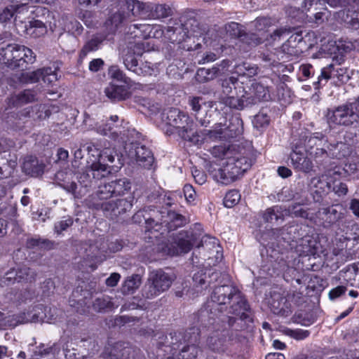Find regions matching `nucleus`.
Wrapping results in <instances>:
<instances>
[{"instance_id": "e2e57ef3", "label": "nucleus", "mask_w": 359, "mask_h": 359, "mask_svg": "<svg viewBox=\"0 0 359 359\" xmlns=\"http://www.w3.org/2000/svg\"><path fill=\"white\" fill-rule=\"evenodd\" d=\"M211 153L215 157L225 158L227 160V158L232 154V150L225 145H218L212 147Z\"/></svg>"}, {"instance_id": "5fc2aeb1", "label": "nucleus", "mask_w": 359, "mask_h": 359, "mask_svg": "<svg viewBox=\"0 0 359 359\" xmlns=\"http://www.w3.org/2000/svg\"><path fill=\"white\" fill-rule=\"evenodd\" d=\"M326 142L327 140L325 139V137L322 133H315L313 134V136L306 140L305 147L309 151V150H312L317 147L322 146L323 143Z\"/></svg>"}, {"instance_id": "864d4df0", "label": "nucleus", "mask_w": 359, "mask_h": 359, "mask_svg": "<svg viewBox=\"0 0 359 359\" xmlns=\"http://www.w3.org/2000/svg\"><path fill=\"white\" fill-rule=\"evenodd\" d=\"M257 69L256 66H252L249 63L243 62L236 66V72L239 75L251 77L257 74Z\"/></svg>"}, {"instance_id": "cd10ccee", "label": "nucleus", "mask_w": 359, "mask_h": 359, "mask_svg": "<svg viewBox=\"0 0 359 359\" xmlns=\"http://www.w3.org/2000/svg\"><path fill=\"white\" fill-rule=\"evenodd\" d=\"M165 36L172 42H180L187 36L182 22H175L173 26H168L165 31Z\"/></svg>"}, {"instance_id": "37998d69", "label": "nucleus", "mask_w": 359, "mask_h": 359, "mask_svg": "<svg viewBox=\"0 0 359 359\" xmlns=\"http://www.w3.org/2000/svg\"><path fill=\"white\" fill-rule=\"evenodd\" d=\"M133 221L135 224H151L154 222L151 212L144 209L137 211L133 215Z\"/></svg>"}, {"instance_id": "7c9ffc66", "label": "nucleus", "mask_w": 359, "mask_h": 359, "mask_svg": "<svg viewBox=\"0 0 359 359\" xmlns=\"http://www.w3.org/2000/svg\"><path fill=\"white\" fill-rule=\"evenodd\" d=\"M122 7L126 11V14L128 15V18L131 20V17L138 16L144 10H147V8L149 7V4L140 2L137 0H126Z\"/></svg>"}, {"instance_id": "dca6fc26", "label": "nucleus", "mask_w": 359, "mask_h": 359, "mask_svg": "<svg viewBox=\"0 0 359 359\" xmlns=\"http://www.w3.org/2000/svg\"><path fill=\"white\" fill-rule=\"evenodd\" d=\"M55 180L57 184L72 194L76 198H81V191H77L78 184L72 180V172L60 170L56 172Z\"/></svg>"}, {"instance_id": "bb28decb", "label": "nucleus", "mask_w": 359, "mask_h": 359, "mask_svg": "<svg viewBox=\"0 0 359 359\" xmlns=\"http://www.w3.org/2000/svg\"><path fill=\"white\" fill-rule=\"evenodd\" d=\"M290 158L292 165L296 170L304 172H309L312 170L313 164L311 161L300 151H293L290 154Z\"/></svg>"}, {"instance_id": "6e6d98bb", "label": "nucleus", "mask_w": 359, "mask_h": 359, "mask_svg": "<svg viewBox=\"0 0 359 359\" xmlns=\"http://www.w3.org/2000/svg\"><path fill=\"white\" fill-rule=\"evenodd\" d=\"M273 23V20L269 17H258L253 22L252 26L257 31H266Z\"/></svg>"}, {"instance_id": "09e8293b", "label": "nucleus", "mask_w": 359, "mask_h": 359, "mask_svg": "<svg viewBox=\"0 0 359 359\" xmlns=\"http://www.w3.org/2000/svg\"><path fill=\"white\" fill-rule=\"evenodd\" d=\"M201 351L195 343L184 346L180 352L182 359H195Z\"/></svg>"}, {"instance_id": "5701e85b", "label": "nucleus", "mask_w": 359, "mask_h": 359, "mask_svg": "<svg viewBox=\"0 0 359 359\" xmlns=\"http://www.w3.org/2000/svg\"><path fill=\"white\" fill-rule=\"evenodd\" d=\"M231 302L232 304L230 307V313L239 316L242 320H245L249 318V315L247 313V311H248L250 309L249 305L240 292H238Z\"/></svg>"}, {"instance_id": "9b49d317", "label": "nucleus", "mask_w": 359, "mask_h": 359, "mask_svg": "<svg viewBox=\"0 0 359 359\" xmlns=\"http://www.w3.org/2000/svg\"><path fill=\"white\" fill-rule=\"evenodd\" d=\"M113 196L111 188L108 184H104L99 186L98 189L85 200V203L90 208L101 209L106 212L111 203V201L108 200Z\"/></svg>"}, {"instance_id": "ea45409f", "label": "nucleus", "mask_w": 359, "mask_h": 359, "mask_svg": "<svg viewBox=\"0 0 359 359\" xmlns=\"http://www.w3.org/2000/svg\"><path fill=\"white\" fill-rule=\"evenodd\" d=\"M147 10L151 11L152 18L156 19L167 18L170 14V8L165 4L150 5Z\"/></svg>"}, {"instance_id": "c756f323", "label": "nucleus", "mask_w": 359, "mask_h": 359, "mask_svg": "<svg viewBox=\"0 0 359 359\" xmlns=\"http://www.w3.org/2000/svg\"><path fill=\"white\" fill-rule=\"evenodd\" d=\"M118 120V116H111L104 126L97 128V133L102 135L109 136L112 139H116L121 134L119 128L114 124Z\"/></svg>"}, {"instance_id": "338daca9", "label": "nucleus", "mask_w": 359, "mask_h": 359, "mask_svg": "<svg viewBox=\"0 0 359 359\" xmlns=\"http://www.w3.org/2000/svg\"><path fill=\"white\" fill-rule=\"evenodd\" d=\"M13 18H15L14 4L6 6L0 12L1 22H7L9 20H11Z\"/></svg>"}, {"instance_id": "0eeeda50", "label": "nucleus", "mask_w": 359, "mask_h": 359, "mask_svg": "<svg viewBox=\"0 0 359 359\" xmlns=\"http://www.w3.org/2000/svg\"><path fill=\"white\" fill-rule=\"evenodd\" d=\"M205 137H208L210 139H231L237 137L243 132V123L241 117L238 115L231 116L228 121V124H225L224 128H217L214 130H204Z\"/></svg>"}, {"instance_id": "a878e982", "label": "nucleus", "mask_w": 359, "mask_h": 359, "mask_svg": "<svg viewBox=\"0 0 359 359\" xmlns=\"http://www.w3.org/2000/svg\"><path fill=\"white\" fill-rule=\"evenodd\" d=\"M106 96L111 102H120L128 97V91L125 86L110 83L104 89Z\"/></svg>"}, {"instance_id": "4d7b16f0", "label": "nucleus", "mask_w": 359, "mask_h": 359, "mask_svg": "<svg viewBox=\"0 0 359 359\" xmlns=\"http://www.w3.org/2000/svg\"><path fill=\"white\" fill-rule=\"evenodd\" d=\"M42 74V69H39L36 71L32 72L22 73L21 76L20 77V81L25 83H36L41 79Z\"/></svg>"}, {"instance_id": "f257e3e1", "label": "nucleus", "mask_w": 359, "mask_h": 359, "mask_svg": "<svg viewBox=\"0 0 359 359\" xmlns=\"http://www.w3.org/2000/svg\"><path fill=\"white\" fill-rule=\"evenodd\" d=\"M201 237L200 233L193 232H180L172 238V241L168 243H161L158 245L157 250L162 255L176 256L189 252L191 249L196 246L201 248L204 255L208 258L212 257L218 259L221 257L222 248L218 241L209 236Z\"/></svg>"}, {"instance_id": "f3484780", "label": "nucleus", "mask_w": 359, "mask_h": 359, "mask_svg": "<svg viewBox=\"0 0 359 359\" xmlns=\"http://www.w3.org/2000/svg\"><path fill=\"white\" fill-rule=\"evenodd\" d=\"M238 291L231 285H224L216 287L211 294L212 302L218 305L226 304L231 302Z\"/></svg>"}, {"instance_id": "4be33fe9", "label": "nucleus", "mask_w": 359, "mask_h": 359, "mask_svg": "<svg viewBox=\"0 0 359 359\" xmlns=\"http://www.w3.org/2000/svg\"><path fill=\"white\" fill-rule=\"evenodd\" d=\"M287 216H289V210L278 205L268 208L262 214L264 222L266 223H282Z\"/></svg>"}, {"instance_id": "6ab92c4d", "label": "nucleus", "mask_w": 359, "mask_h": 359, "mask_svg": "<svg viewBox=\"0 0 359 359\" xmlns=\"http://www.w3.org/2000/svg\"><path fill=\"white\" fill-rule=\"evenodd\" d=\"M229 159L233 165H236L242 175L251 167L254 161V159L251 158V152L245 149L234 154L233 156L231 154Z\"/></svg>"}, {"instance_id": "0e129e2a", "label": "nucleus", "mask_w": 359, "mask_h": 359, "mask_svg": "<svg viewBox=\"0 0 359 359\" xmlns=\"http://www.w3.org/2000/svg\"><path fill=\"white\" fill-rule=\"evenodd\" d=\"M241 41L252 46H257L263 42L262 37L254 33H247L245 32Z\"/></svg>"}, {"instance_id": "3c124183", "label": "nucleus", "mask_w": 359, "mask_h": 359, "mask_svg": "<svg viewBox=\"0 0 359 359\" xmlns=\"http://www.w3.org/2000/svg\"><path fill=\"white\" fill-rule=\"evenodd\" d=\"M121 343H116L113 346L105 348L102 353L104 359H121Z\"/></svg>"}, {"instance_id": "2f4dec72", "label": "nucleus", "mask_w": 359, "mask_h": 359, "mask_svg": "<svg viewBox=\"0 0 359 359\" xmlns=\"http://www.w3.org/2000/svg\"><path fill=\"white\" fill-rule=\"evenodd\" d=\"M132 200L128 198H121L116 201H111V205L109 206L106 212H111L114 216L125 213L132 208Z\"/></svg>"}, {"instance_id": "4c0bfd02", "label": "nucleus", "mask_w": 359, "mask_h": 359, "mask_svg": "<svg viewBox=\"0 0 359 359\" xmlns=\"http://www.w3.org/2000/svg\"><path fill=\"white\" fill-rule=\"evenodd\" d=\"M32 6L26 4H14L15 22L23 23L26 20L31 19Z\"/></svg>"}, {"instance_id": "b1692460", "label": "nucleus", "mask_w": 359, "mask_h": 359, "mask_svg": "<svg viewBox=\"0 0 359 359\" xmlns=\"http://www.w3.org/2000/svg\"><path fill=\"white\" fill-rule=\"evenodd\" d=\"M180 22L182 23L184 31L187 32V36L189 32L195 36H199L208 31L207 26L201 24L195 17H190L187 19H185V17H182Z\"/></svg>"}, {"instance_id": "9d476101", "label": "nucleus", "mask_w": 359, "mask_h": 359, "mask_svg": "<svg viewBox=\"0 0 359 359\" xmlns=\"http://www.w3.org/2000/svg\"><path fill=\"white\" fill-rule=\"evenodd\" d=\"M143 49V43H130L121 53L123 62L126 68L138 76L144 74V71L138 62V58L142 56Z\"/></svg>"}, {"instance_id": "bf43d9fd", "label": "nucleus", "mask_w": 359, "mask_h": 359, "mask_svg": "<svg viewBox=\"0 0 359 359\" xmlns=\"http://www.w3.org/2000/svg\"><path fill=\"white\" fill-rule=\"evenodd\" d=\"M110 76L119 81H122L126 84L130 83V79L117 66H112L109 69Z\"/></svg>"}, {"instance_id": "58836bf2", "label": "nucleus", "mask_w": 359, "mask_h": 359, "mask_svg": "<svg viewBox=\"0 0 359 359\" xmlns=\"http://www.w3.org/2000/svg\"><path fill=\"white\" fill-rule=\"evenodd\" d=\"M224 102L230 108L237 110H242L245 107H251L247 102V95H243L241 97L238 98L231 95L225 98Z\"/></svg>"}, {"instance_id": "7ed1b4c3", "label": "nucleus", "mask_w": 359, "mask_h": 359, "mask_svg": "<svg viewBox=\"0 0 359 359\" xmlns=\"http://www.w3.org/2000/svg\"><path fill=\"white\" fill-rule=\"evenodd\" d=\"M0 45V63L10 69H24L36 61V54L24 45L6 41Z\"/></svg>"}, {"instance_id": "a19ab883", "label": "nucleus", "mask_w": 359, "mask_h": 359, "mask_svg": "<svg viewBox=\"0 0 359 359\" xmlns=\"http://www.w3.org/2000/svg\"><path fill=\"white\" fill-rule=\"evenodd\" d=\"M340 278L347 283L355 286V263L348 265L339 271Z\"/></svg>"}, {"instance_id": "f03ea898", "label": "nucleus", "mask_w": 359, "mask_h": 359, "mask_svg": "<svg viewBox=\"0 0 359 359\" xmlns=\"http://www.w3.org/2000/svg\"><path fill=\"white\" fill-rule=\"evenodd\" d=\"M88 170L79 173L77 176L79 185L77 191H81V198L93 185L95 179L105 177L109 173L121 168L123 163L117 152L113 149H104L95 159L87 161Z\"/></svg>"}, {"instance_id": "ddd939ff", "label": "nucleus", "mask_w": 359, "mask_h": 359, "mask_svg": "<svg viewBox=\"0 0 359 359\" xmlns=\"http://www.w3.org/2000/svg\"><path fill=\"white\" fill-rule=\"evenodd\" d=\"M211 174L216 181L224 184H230L242 175L236 165H233L229 158L222 163L221 168L212 170Z\"/></svg>"}, {"instance_id": "603ef678", "label": "nucleus", "mask_w": 359, "mask_h": 359, "mask_svg": "<svg viewBox=\"0 0 359 359\" xmlns=\"http://www.w3.org/2000/svg\"><path fill=\"white\" fill-rule=\"evenodd\" d=\"M127 20H130L128 18V15L126 14V11L122 6L118 11L111 14L109 19L111 24L114 25L116 27Z\"/></svg>"}, {"instance_id": "774afa93", "label": "nucleus", "mask_w": 359, "mask_h": 359, "mask_svg": "<svg viewBox=\"0 0 359 359\" xmlns=\"http://www.w3.org/2000/svg\"><path fill=\"white\" fill-rule=\"evenodd\" d=\"M338 48L339 47L336 45L335 41H328L327 43L322 45L319 53L320 55H332V54H336Z\"/></svg>"}, {"instance_id": "aec40b11", "label": "nucleus", "mask_w": 359, "mask_h": 359, "mask_svg": "<svg viewBox=\"0 0 359 359\" xmlns=\"http://www.w3.org/2000/svg\"><path fill=\"white\" fill-rule=\"evenodd\" d=\"M227 62L222 61L220 65L214 66L212 68H201L197 71V76L201 82H207L217 77L222 76L224 74Z\"/></svg>"}, {"instance_id": "a18cd8bd", "label": "nucleus", "mask_w": 359, "mask_h": 359, "mask_svg": "<svg viewBox=\"0 0 359 359\" xmlns=\"http://www.w3.org/2000/svg\"><path fill=\"white\" fill-rule=\"evenodd\" d=\"M31 118L34 121L43 120L48 117L50 114L49 110L46 109V106L43 104H36L30 107Z\"/></svg>"}, {"instance_id": "de8ad7c7", "label": "nucleus", "mask_w": 359, "mask_h": 359, "mask_svg": "<svg viewBox=\"0 0 359 359\" xmlns=\"http://www.w3.org/2000/svg\"><path fill=\"white\" fill-rule=\"evenodd\" d=\"M78 18L88 27H93L97 24L96 13L91 11L81 10Z\"/></svg>"}, {"instance_id": "423d86ee", "label": "nucleus", "mask_w": 359, "mask_h": 359, "mask_svg": "<svg viewBox=\"0 0 359 359\" xmlns=\"http://www.w3.org/2000/svg\"><path fill=\"white\" fill-rule=\"evenodd\" d=\"M174 277L162 270H158L151 273L148 283L144 289V295L149 299L158 296L171 286Z\"/></svg>"}, {"instance_id": "2eb2a0df", "label": "nucleus", "mask_w": 359, "mask_h": 359, "mask_svg": "<svg viewBox=\"0 0 359 359\" xmlns=\"http://www.w3.org/2000/svg\"><path fill=\"white\" fill-rule=\"evenodd\" d=\"M344 227L346 229H341V232L345 231L344 234H340L339 232L337 233V237L335 239L337 248L333 249V253L336 256L346 253V249L348 246L354 245V243L359 238L357 233L352 232L350 226H344Z\"/></svg>"}, {"instance_id": "6e6552de", "label": "nucleus", "mask_w": 359, "mask_h": 359, "mask_svg": "<svg viewBox=\"0 0 359 359\" xmlns=\"http://www.w3.org/2000/svg\"><path fill=\"white\" fill-rule=\"evenodd\" d=\"M328 122L339 126H350L357 122L358 115L355 111L351 102L339 105L332 109H328L326 114Z\"/></svg>"}, {"instance_id": "20e7f679", "label": "nucleus", "mask_w": 359, "mask_h": 359, "mask_svg": "<svg viewBox=\"0 0 359 359\" xmlns=\"http://www.w3.org/2000/svg\"><path fill=\"white\" fill-rule=\"evenodd\" d=\"M167 123L172 126L175 133L184 140L194 144H201L205 139L204 130L200 133L194 130V123L187 115L179 109L172 108L167 113Z\"/></svg>"}, {"instance_id": "c9c22d12", "label": "nucleus", "mask_w": 359, "mask_h": 359, "mask_svg": "<svg viewBox=\"0 0 359 359\" xmlns=\"http://www.w3.org/2000/svg\"><path fill=\"white\" fill-rule=\"evenodd\" d=\"M301 245L303 247V252L306 255H315L319 252L320 248V244L317 241V238L309 235L302 238Z\"/></svg>"}, {"instance_id": "052dcab7", "label": "nucleus", "mask_w": 359, "mask_h": 359, "mask_svg": "<svg viewBox=\"0 0 359 359\" xmlns=\"http://www.w3.org/2000/svg\"><path fill=\"white\" fill-rule=\"evenodd\" d=\"M139 350L121 343V359H137V353Z\"/></svg>"}, {"instance_id": "4468645a", "label": "nucleus", "mask_w": 359, "mask_h": 359, "mask_svg": "<svg viewBox=\"0 0 359 359\" xmlns=\"http://www.w3.org/2000/svg\"><path fill=\"white\" fill-rule=\"evenodd\" d=\"M37 277V272L34 269L23 266L18 268L15 272L9 271L6 273L5 276L1 280V283H5L6 280L14 281L25 284H32L34 283Z\"/></svg>"}, {"instance_id": "49530a36", "label": "nucleus", "mask_w": 359, "mask_h": 359, "mask_svg": "<svg viewBox=\"0 0 359 359\" xmlns=\"http://www.w3.org/2000/svg\"><path fill=\"white\" fill-rule=\"evenodd\" d=\"M226 33L232 38H238L241 39L245 33L243 26L235 22H231L225 25Z\"/></svg>"}, {"instance_id": "39448f33", "label": "nucleus", "mask_w": 359, "mask_h": 359, "mask_svg": "<svg viewBox=\"0 0 359 359\" xmlns=\"http://www.w3.org/2000/svg\"><path fill=\"white\" fill-rule=\"evenodd\" d=\"M200 319L202 325L207 327L209 332L208 344L212 348L216 349L220 346L224 340L223 334L226 329V324L223 318L213 313L212 309L210 313L207 309L200 311Z\"/></svg>"}, {"instance_id": "f8f14e48", "label": "nucleus", "mask_w": 359, "mask_h": 359, "mask_svg": "<svg viewBox=\"0 0 359 359\" xmlns=\"http://www.w3.org/2000/svg\"><path fill=\"white\" fill-rule=\"evenodd\" d=\"M126 149L129 158L135 161L140 166L147 169L151 168L154 158L151 151L144 145L132 142Z\"/></svg>"}, {"instance_id": "680f3d73", "label": "nucleus", "mask_w": 359, "mask_h": 359, "mask_svg": "<svg viewBox=\"0 0 359 359\" xmlns=\"http://www.w3.org/2000/svg\"><path fill=\"white\" fill-rule=\"evenodd\" d=\"M241 198L238 191L231 190L227 192L224 198V205L226 208H231L238 203Z\"/></svg>"}, {"instance_id": "c85d7f7f", "label": "nucleus", "mask_w": 359, "mask_h": 359, "mask_svg": "<svg viewBox=\"0 0 359 359\" xmlns=\"http://www.w3.org/2000/svg\"><path fill=\"white\" fill-rule=\"evenodd\" d=\"M337 18L349 27L355 30L359 29V13L350 10H341L337 13Z\"/></svg>"}, {"instance_id": "c03bdc74", "label": "nucleus", "mask_w": 359, "mask_h": 359, "mask_svg": "<svg viewBox=\"0 0 359 359\" xmlns=\"http://www.w3.org/2000/svg\"><path fill=\"white\" fill-rule=\"evenodd\" d=\"M31 9L30 20H41L42 21H48V18L50 15V12L48 8L39 6H32Z\"/></svg>"}, {"instance_id": "a211bd4d", "label": "nucleus", "mask_w": 359, "mask_h": 359, "mask_svg": "<svg viewBox=\"0 0 359 359\" xmlns=\"http://www.w3.org/2000/svg\"><path fill=\"white\" fill-rule=\"evenodd\" d=\"M270 100L271 95L266 86L261 83H253L251 85L250 93L247 95V102L250 106Z\"/></svg>"}, {"instance_id": "393cba45", "label": "nucleus", "mask_w": 359, "mask_h": 359, "mask_svg": "<svg viewBox=\"0 0 359 359\" xmlns=\"http://www.w3.org/2000/svg\"><path fill=\"white\" fill-rule=\"evenodd\" d=\"M22 170L27 175L38 177L43 173L44 164L39 163L36 157L29 156L24 161Z\"/></svg>"}, {"instance_id": "8fccbe9b", "label": "nucleus", "mask_w": 359, "mask_h": 359, "mask_svg": "<svg viewBox=\"0 0 359 359\" xmlns=\"http://www.w3.org/2000/svg\"><path fill=\"white\" fill-rule=\"evenodd\" d=\"M259 57L266 63V66L271 67H283V65L279 62V59L275 53H262Z\"/></svg>"}, {"instance_id": "72a5a7b5", "label": "nucleus", "mask_w": 359, "mask_h": 359, "mask_svg": "<svg viewBox=\"0 0 359 359\" xmlns=\"http://www.w3.org/2000/svg\"><path fill=\"white\" fill-rule=\"evenodd\" d=\"M219 276L217 272H212L211 275L207 274L206 271L201 270L194 273L193 276V282L194 287L201 289L206 288L207 286L210 283L212 279H216Z\"/></svg>"}, {"instance_id": "1a4fd4ad", "label": "nucleus", "mask_w": 359, "mask_h": 359, "mask_svg": "<svg viewBox=\"0 0 359 359\" xmlns=\"http://www.w3.org/2000/svg\"><path fill=\"white\" fill-rule=\"evenodd\" d=\"M299 292L294 293L292 295L285 292L273 291L271 294L269 304L273 313L281 316H287L291 313L290 302L298 304L297 299L301 297Z\"/></svg>"}, {"instance_id": "e433bc0d", "label": "nucleus", "mask_w": 359, "mask_h": 359, "mask_svg": "<svg viewBox=\"0 0 359 359\" xmlns=\"http://www.w3.org/2000/svg\"><path fill=\"white\" fill-rule=\"evenodd\" d=\"M29 27L27 28V32L29 34L34 38L43 36L47 32L48 22L49 21H42L41 20H29Z\"/></svg>"}, {"instance_id": "f704fd0d", "label": "nucleus", "mask_w": 359, "mask_h": 359, "mask_svg": "<svg viewBox=\"0 0 359 359\" xmlns=\"http://www.w3.org/2000/svg\"><path fill=\"white\" fill-rule=\"evenodd\" d=\"M107 184L111 188L114 196L125 194L131 188V182L127 178L116 179Z\"/></svg>"}, {"instance_id": "13d9d810", "label": "nucleus", "mask_w": 359, "mask_h": 359, "mask_svg": "<svg viewBox=\"0 0 359 359\" xmlns=\"http://www.w3.org/2000/svg\"><path fill=\"white\" fill-rule=\"evenodd\" d=\"M270 122V118L266 113L259 112L254 117L252 121L253 126L257 129L266 127Z\"/></svg>"}, {"instance_id": "473e14b6", "label": "nucleus", "mask_w": 359, "mask_h": 359, "mask_svg": "<svg viewBox=\"0 0 359 359\" xmlns=\"http://www.w3.org/2000/svg\"><path fill=\"white\" fill-rule=\"evenodd\" d=\"M104 39L105 37L101 34L93 36L91 39L84 44L81 50L79 53L80 59H83L88 53L98 50Z\"/></svg>"}, {"instance_id": "412c9836", "label": "nucleus", "mask_w": 359, "mask_h": 359, "mask_svg": "<svg viewBox=\"0 0 359 359\" xmlns=\"http://www.w3.org/2000/svg\"><path fill=\"white\" fill-rule=\"evenodd\" d=\"M36 100V93L35 91L26 89L20 92L18 94L13 95L8 98L9 107H18L29 102Z\"/></svg>"}, {"instance_id": "69168bd1", "label": "nucleus", "mask_w": 359, "mask_h": 359, "mask_svg": "<svg viewBox=\"0 0 359 359\" xmlns=\"http://www.w3.org/2000/svg\"><path fill=\"white\" fill-rule=\"evenodd\" d=\"M29 247H39L45 250H50L53 248V243L46 239L32 238L28 241Z\"/></svg>"}, {"instance_id": "79ce46f5", "label": "nucleus", "mask_w": 359, "mask_h": 359, "mask_svg": "<svg viewBox=\"0 0 359 359\" xmlns=\"http://www.w3.org/2000/svg\"><path fill=\"white\" fill-rule=\"evenodd\" d=\"M219 81L220 83L223 94L227 97L232 94L233 89H236V85L238 83V79L237 77L232 76L224 79H220Z\"/></svg>"}]
</instances>
